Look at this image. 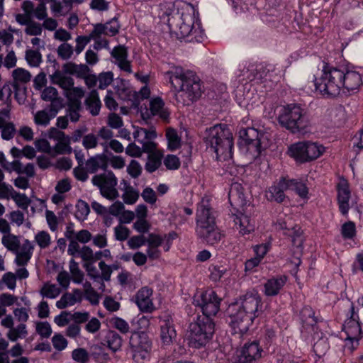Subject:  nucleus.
<instances>
[{
	"instance_id": "obj_25",
	"label": "nucleus",
	"mask_w": 363,
	"mask_h": 363,
	"mask_svg": "<svg viewBox=\"0 0 363 363\" xmlns=\"http://www.w3.org/2000/svg\"><path fill=\"white\" fill-rule=\"evenodd\" d=\"M287 281V277L284 275L268 279L264 284V294L267 296H277Z\"/></svg>"
},
{
	"instance_id": "obj_22",
	"label": "nucleus",
	"mask_w": 363,
	"mask_h": 363,
	"mask_svg": "<svg viewBox=\"0 0 363 363\" xmlns=\"http://www.w3.org/2000/svg\"><path fill=\"white\" fill-rule=\"evenodd\" d=\"M228 199L230 205L233 207L235 211L243 210L247 204L243 193V188L239 183H233L231 184L228 193Z\"/></svg>"
},
{
	"instance_id": "obj_29",
	"label": "nucleus",
	"mask_w": 363,
	"mask_h": 363,
	"mask_svg": "<svg viewBox=\"0 0 363 363\" xmlns=\"http://www.w3.org/2000/svg\"><path fill=\"white\" fill-rule=\"evenodd\" d=\"M12 86L15 89L30 82L32 75L30 72L22 67L14 69L11 73Z\"/></svg>"
},
{
	"instance_id": "obj_26",
	"label": "nucleus",
	"mask_w": 363,
	"mask_h": 363,
	"mask_svg": "<svg viewBox=\"0 0 363 363\" xmlns=\"http://www.w3.org/2000/svg\"><path fill=\"white\" fill-rule=\"evenodd\" d=\"M148 154L147 162L145 165V170L149 173H152L157 170L162 164V160L164 156L162 150L155 147L151 152H146Z\"/></svg>"
},
{
	"instance_id": "obj_35",
	"label": "nucleus",
	"mask_w": 363,
	"mask_h": 363,
	"mask_svg": "<svg viewBox=\"0 0 363 363\" xmlns=\"http://www.w3.org/2000/svg\"><path fill=\"white\" fill-rule=\"evenodd\" d=\"M95 26V32L104 33V35L113 36L116 35L120 28V25L117 19L113 18L105 24L98 23Z\"/></svg>"
},
{
	"instance_id": "obj_20",
	"label": "nucleus",
	"mask_w": 363,
	"mask_h": 363,
	"mask_svg": "<svg viewBox=\"0 0 363 363\" xmlns=\"http://www.w3.org/2000/svg\"><path fill=\"white\" fill-rule=\"evenodd\" d=\"M232 213L235 225L240 234L245 235L254 231L255 225L250 218L245 214V208L235 211Z\"/></svg>"
},
{
	"instance_id": "obj_60",
	"label": "nucleus",
	"mask_w": 363,
	"mask_h": 363,
	"mask_svg": "<svg viewBox=\"0 0 363 363\" xmlns=\"http://www.w3.org/2000/svg\"><path fill=\"white\" fill-rule=\"evenodd\" d=\"M72 152V148L70 146V140L57 143L52 148V156L57 155L70 154Z\"/></svg>"
},
{
	"instance_id": "obj_24",
	"label": "nucleus",
	"mask_w": 363,
	"mask_h": 363,
	"mask_svg": "<svg viewBox=\"0 0 363 363\" xmlns=\"http://www.w3.org/2000/svg\"><path fill=\"white\" fill-rule=\"evenodd\" d=\"M111 56L114 58V62L118 67L128 73H131L130 62L128 60V51L123 45L115 47L111 52Z\"/></svg>"
},
{
	"instance_id": "obj_8",
	"label": "nucleus",
	"mask_w": 363,
	"mask_h": 363,
	"mask_svg": "<svg viewBox=\"0 0 363 363\" xmlns=\"http://www.w3.org/2000/svg\"><path fill=\"white\" fill-rule=\"evenodd\" d=\"M350 316L345 321L343 331L346 335L345 346L354 350L359 345L362 337L361 320L359 314L363 313L362 308H355L353 305L350 310Z\"/></svg>"
},
{
	"instance_id": "obj_2",
	"label": "nucleus",
	"mask_w": 363,
	"mask_h": 363,
	"mask_svg": "<svg viewBox=\"0 0 363 363\" xmlns=\"http://www.w3.org/2000/svg\"><path fill=\"white\" fill-rule=\"evenodd\" d=\"M166 74L174 90L175 99L178 103L189 105L201 97V79L194 72L176 67Z\"/></svg>"
},
{
	"instance_id": "obj_10",
	"label": "nucleus",
	"mask_w": 363,
	"mask_h": 363,
	"mask_svg": "<svg viewBox=\"0 0 363 363\" xmlns=\"http://www.w3.org/2000/svg\"><path fill=\"white\" fill-rule=\"evenodd\" d=\"M91 182L99 189L104 197L109 200H114L118 197L119 194L116 189L118 179L113 172L108 171L94 175Z\"/></svg>"
},
{
	"instance_id": "obj_4",
	"label": "nucleus",
	"mask_w": 363,
	"mask_h": 363,
	"mask_svg": "<svg viewBox=\"0 0 363 363\" xmlns=\"http://www.w3.org/2000/svg\"><path fill=\"white\" fill-rule=\"evenodd\" d=\"M205 142L218 157L231 153L233 147V135L226 125H215L206 130Z\"/></svg>"
},
{
	"instance_id": "obj_62",
	"label": "nucleus",
	"mask_w": 363,
	"mask_h": 363,
	"mask_svg": "<svg viewBox=\"0 0 363 363\" xmlns=\"http://www.w3.org/2000/svg\"><path fill=\"white\" fill-rule=\"evenodd\" d=\"M57 52L62 60H67L72 57L74 53V48L72 45L64 43L58 46Z\"/></svg>"
},
{
	"instance_id": "obj_16",
	"label": "nucleus",
	"mask_w": 363,
	"mask_h": 363,
	"mask_svg": "<svg viewBox=\"0 0 363 363\" xmlns=\"http://www.w3.org/2000/svg\"><path fill=\"white\" fill-rule=\"evenodd\" d=\"M343 95L357 91L363 84V74L354 69H342Z\"/></svg>"
},
{
	"instance_id": "obj_41",
	"label": "nucleus",
	"mask_w": 363,
	"mask_h": 363,
	"mask_svg": "<svg viewBox=\"0 0 363 363\" xmlns=\"http://www.w3.org/2000/svg\"><path fill=\"white\" fill-rule=\"evenodd\" d=\"M270 68H272V66H269V67H264V66L259 65L255 67L254 65H252L250 68L247 69V71L243 74V76L249 81H252L255 79H261L267 77L265 69H267V72H269Z\"/></svg>"
},
{
	"instance_id": "obj_64",
	"label": "nucleus",
	"mask_w": 363,
	"mask_h": 363,
	"mask_svg": "<svg viewBox=\"0 0 363 363\" xmlns=\"http://www.w3.org/2000/svg\"><path fill=\"white\" fill-rule=\"evenodd\" d=\"M89 354L84 348H77L72 352V358L78 363H87Z\"/></svg>"
},
{
	"instance_id": "obj_11",
	"label": "nucleus",
	"mask_w": 363,
	"mask_h": 363,
	"mask_svg": "<svg viewBox=\"0 0 363 363\" xmlns=\"http://www.w3.org/2000/svg\"><path fill=\"white\" fill-rule=\"evenodd\" d=\"M193 303L201 308L204 318L214 316L220 309V298L213 290L198 293L194 297Z\"/></svg>"
},
{
	"instance_id": "obj_43",
	"label": "nucleus",
	"mask_w": 363,
	"mask_h": 363,
	"mask_svg": "<svg viewBox=\"0 0 363 363\" xmlns=\"http://www.w3.org/2000/svg\"><path fill=\"white\" fill-rule=\"evenodd\" d=\"M41 98L43 101L51 102L52 107L61 104V100L58 96V91L52 86H48L45 88L42 91Z\"/></svg>"
},
{
	"instance_id": "obj_48",
	"label": "nucleus",
	"mask_w": 363,
	"mask_h": 363,
	"mask_svg": "<svg viewBox=\"0 0 363 363\" xmlns=\"http://www.w3.org/2000/svg\"><path fill=\"white\" fill-rule=\"evenodd\" d=\"M287 186H289V189L295 191L300 197L308 198V189L303 182L295 179H287Z\"/></svg>"
},
{
	"instance_id": "obj_9",
	"label": "nucleus",
	"mask_w": 363,
	"mask_h": 363,
	"mask_svg": "<svg viewBox=\"0 0 363 363\" xmlns=\"http://www.w3.org/2000/svg\"><path fill=\"white\" fill-rule=\"evenodd\" d=\"M129 345L133 353V359L137 363H143L150 357L152 342L144 332H134L131 334Z\"/></svg>"
},
{
	"instance_id": "obj_47",
	"label": "nucleus",
	"mask_w": 363,
	"mask_h": 363,
	"mask_svg": "<svg viewBox=\"0 0 363 363\" xmlns=\"http://www.w3.org/2000/svg\"><path fill=\"white\" fill-rule=\"evenodd\" d=\"M166 138L167 140V147L169 150L174 151L180 147L181 138L176 130L168 128L166 131Z\"/></svg>"
},
{
	"instance_id": "obj_36",
	"label": "nucleus",
	"mask_w": 363,
	"mask_h": 363,
	"mask_svg": "<svg viewBox=\"0 0 363 363\" xmlns=\"http://www.w3.org/2000/svg\"><path fill=\"white\" fill-rule=\"evenodd\" d=\"M50 80L52 84L58 85L66 91L69 90L74 85L73 79L60 71H55L51 74Z\"/></svg>"
},
{
	"instance_id": "obj_63",
	"label": "nucleus",
	"mask_w": 363,
	"mask_h": 363,
	"mask_svg": "<svg viewBox=\"0 0 363 363\" xmlns=\"http://www.w3.org/2000/svg\"><path fill=\"white\" fill-rule=\"evenodd\" d=\"M11 102L10 100L7 99L4 104V107L0 110V128H2L5 124L11 123Z\"/></svg>"
},
{
	"instance_id": "obj_21",
	"label": "nucleus",
	"mask_w": 363,
	"mask_h": 363,
	"mask_svg": "<svg viewBox=\"0 0 363 363\" xmlns=\"http://www.w3.org/2000/svg\"><path fill=\"white\" fill-rule=\"evenodd\" d=\"M286 190H289L287 179L283 178L269 187L265 191L264 196L269 201L281 203L285 199L284 191Z\"/></svg>"
},
{
	"instance_id": "obj_18",
	"label": "nucleus",
	"mask_w": 363,
	"mask_h": 363,
	"mask_svg": "<svg viewBox=\"0 0 363 363\" xmlns=\"http://www.w3.org/2000/svg\"><path fill=\"white\" fill-rule=\"evenodd\" d=\"M34 251V245L28 239H24L16 250L13 252L15 255L14 263L19 267L26 265L30 260Z\"/></svg>"
},
{
	"instance_id": "obj_45",
	"label": "nucleus",
	"mask_w": 363,
	"mask_h": 363,
	"mask_svg": "<svg viewBox=\"0 0 363 363\" xmlns=\"http://www.w3.org/2000/svg\"><path fill=\"white\" fill-rule=\"evenodd\" d=\"M20 238L18 235L12 234L11 233L2 235L1 244L8 250L13 253L16 250L17 247H19Z\"/></svg>"
},
{
	"instance_id": "obj_49",
	"label": "nucleus",
	"mask_w": 363,
	"mask_h": 363,
	"mask_svg": "<svg viewBox=\"0 0 363 363\" xmlns=\"http://www.w3.org/2000/svg\"><path fill=\"white\" fill-rule=\"evenodd\" d=\"M25 59L29 66L38 67L43 62L42 55L38 50L28 49L26 50Z\"/></svg>"
},
{
	"instance_id": "obj_54",
	"label": "nucleus",
	"mask_w": 363,
	"mask_h": 363,
	"mask_svg": "<svg viewBox=\"0 0 363 363\" xmlns=\"http://www.w3.org/2000/svg\"><path fill=\"white\" fill-rule=\"evenodd\" d=\"M109 323L112 328L118 330L121 334L125 335L130 330L128 323L122 318L113 316L110 318Z\"/></svg>"
},
{
	"instance_id": "obj_51",
	"label": "nucleus",
	"mask_w": 363,
	"mask_h": 363,
	"mask_svg": "<svg viewBox=\"0 0 363 363\" xmlns=\"http://www.w3.org/2000/svg\"><path fill=\"white\" fill-rule=\"evenodd\" d=\"M122 337L114 331H110L106 336V343L109 349L113 352L119 350L122 346Z\"/></svg>"
},
{
	"instance_id": "obj_14",
	"label": "nucleus",
	"mask_w": 363,
	"mask_h": 363,
	"mask_svg": "<svg viewBox=\"0 0 363 363\" xmlns=\"http://www.w3.org/2000/svg\"><path fill=\"white\" fill-rule=\"evenodd\" d=\"M262 352L257 342L246 343L238 352L234 363H255L262 357Z\"/></svg>"
},
{
	"instance_id": "obj_19",
	"label": "nucleus",
	"mask_w": 363,
	"mask_h": 363,
	"mask_svg": "<svg viewBox=\"0 0 363 363\" xmlns=\"http://www.w3.org/2000/svg\"><path fill=\"white\" fill-rule=\"evenodd\" d=\"M337 203L339 210L343 216H347L350 210L349 201L351 193L349 188V184L344 179H340L337 185Z\"/></svg>"
},
{
	"instance_id": "obj_1",
	"label": "nucleus",
	"mask_w": 363,
	"mask_h": 363,
	"mask_svg": "<svg viewBox=\"0 0 363 363\" xmlns=\"http://www.w3.org/2000/svg\"><path fill=\"white\" fill-rule=\"evenodd\" d=\"M261 307L262 298L256 291L247 292L229 306L228 313L233 333L240 335L245 334L259 315Z\"/></svg>"
},
{
	"instance_id": "obj_56",
	"label": "nucleus",
	"mask_w": 363,
	"mask_h": 363,
	"mask_svg": "<svg viewBox=\"0 0 363 363\" xmlns=\"http://www.w3.org/2000/svg\"><path fill=\"white\" fill-rule=\"evenodd\" d=\"M19 30L11 26L7 29L0 30V42L6 46H10L14 40L13 33H18Z\"/></svg>"
},
{
	"instance_id": "obj_23",
	"label": "nucleus",
	"mask_w": 363,
	"mask_h": 363,
	"mask_svg": "<svg viewBox=\"0 0 363 363\" xmlns=\"http://www.w3.org/2000/svg\"><path fill=\"white\" fill-rule=\"evenodd\" d=\"M300 316L303 331L313 336L318 329L317 320L314 315L313 310L309 306H305L302 308Z\"/></svg>"
},
{
	"instance_id": "obj_53",
	"label": "nucleus",
	"mask_w": 363,
	"mask_h": 363,
	"mask_svg": "<svg viewBox=\"0 0 363 363\" xmlns=\"http://www.w3.org/2000/svg\"><path fill=\"white\" fill-rule=\"evenodd\" d=\"M34 241L40 249H46L52 243V238L48 232L38 231L34 236Z\"/></svg>"
},
{
	"instance_id": "obj_38",
	"label": "nucleus",
	"mask_w": 363,
	"mask_h": 363,
	"mask_svg": "<svg viewBox=\"0 0 363 363\" xmlns=\"http://www.w3.org/2000/svg\"><path fill=\"white\" fill-rule=\"evenodd\" d=\"M85 103L91 115H99L101 107V103L99 99V93L96 90H92L89 93Z\"/></svg>"
},
{
	"instance_id": "obj_34",
	"label": "nucleus",
	"mask_w": 363,
	"mask_h": 363,
	"mask_svg": "<svg viewBox=\"0 0 363 363\" xmlns=\"http://www.w3.org/2000/svg\"><path fill=\"white\" fill-rule=\"evenodd\" d=\"M150 110L152 116H157L164 121L169 116V112L164 107V103L160 98H155L150 101Z\"/></svg>"
},
{
	"instance_id": "obj_57",
	"label": "nucleus",
	"mask_w": 363,
	"mask_h": 363,
	"mask_svg": "<svg viewBox=\"0 0 363 363\" xmlns=\"http://www.w3.org/2000/svg\"><path fill=\"white\" fill-rule=\"evenodd\" d=\"M99 268L101 271V286H99V290L101 291H104L105 284L104 283V281H109L111 279V277L112 272L111 271V268L108 264H106L104 261H100L99 262Z\"/></svg>"
},
{
	"instance_id": "obj_42",
	"label": "nucleus",
	"mask_w": 363,
	"mask_h": 363,
	"mask_svg": "<svg viewBox=\"0 0 363 363\" xmlns=\"http://www.w3.org/2000/svg\"><path fill=\"white\" fill-rule=\"evenodd\" d=\"M51 114H49L46 111L41 110L37 111L34 114L33 121L36 125L46 127L50 124V122L52 118H53L56 113L57 111L50 108Z\"/></svg>"
},
{
	"instance_id": "obj_6",
	"label": "nucleus",
	"mask_w": 363,
	"mask_h": 363,
	"mask_svg": "<svg viewBox=\"0 0 363 363\" xmlns=\"http://www.w3.org/2000/svg\"><path fill=\"white\" fill-rule=\"evenodd\" d=\"M156 137L157 133L153 128L146 129L134 127L133 138L142 145V147L138 146L134 143H130L125 150L126 155L133 157H140L143 152H151L157 146V143L152 141Z\"/></svg>"
},
{
	"instance_id": "obj_3",
	"label": "nucleus",
	"mask_w": 363,
	"mask_h": 363,
	"mask_svg": "<svg viewBox=\"0 0 363 363\" xmlns=\"http://www.w3.org/2000/svg\"><path fill=\"white\" fill-rule=\"evenodd\" d=\"M342 69L323 62L322 75L315 78V90L323 96L336 97L343 95Z\"/></svg>"
},
{
	"instance_id": "obj_5",
	"label": "nucleus",
	"mask_w": 363,
	"mask_h": 363,
	"mask_svg": "<svg viewBox=\"0 0 363 363\" xmlns=\"http://www.w3.org/2000/svg\"><path fill=\"white\" fill-rule=\"evenodd\" d=\"M278 121L282 127L292 133H299L309 125L305 111L295 104L281 107L279 113Z\"/></svg>"
},
{
	"instance_id": "obj_32",
	"label": "nucleus",
	"mask_w": 363,
	"mask_h": 363,
	"mask_svg": "<svg viewBox=\"0 0 363 363\" xmlns=\"http://www.w3.org/2000/svg\"><path fill=\"white\" fill-rule=\"evenodd\" d=\"M306 141H301L291 145L288 147V155L299 162H307L306 155Z\"/></svg>"
},
{
	"instance_id": "obj_31",
	"label": "nucleus",
	"mask_w": 363,
	"mask_h": 363,
	"mask_svg": "<svg viewBox=\"0 0 363 363\" xmlns=\"http://www.w3.org/2000/svg\"><path fill=\"white\" fill-rule=\"evenodd\" d=\"M198 236L202 238L205 242L209 245H215L218 243L222 238V235L216 225L211 226L209 228L203 229L196 232Z\"/></svg>"
},
{
	"instance_id": "obj_15",
	"label": "nucleus",
	"mask_w": 363,
	"mask_h": 363,
	"mask_svg": "<svg viewBox=\"0 0 363 363\" xmlns=\"http://www.w3.org/2000/svg\"><path fill=\"white\" fill-rule=\"evenodd\" d=\"M1 325L8 329L6 336L11 342L23 339L28 335L27 325L26 323H19L16 326H14V319L11 315H6L2 318Z\"/></svg>"
},
{
	"instance_id": "obj_33",
	"label": "nucleus",
	"mask_w": 363,
	"mask_h": 363,
	"mask_svg": "<svg viewBox=\"0 0 363 363\" xmlns=\"http://www.w3.org/2000/svg\"><path fill=\"white\" fill-rule=\"evenodd\" d=\"M240 150L250 160L257 158L261 153L260 141L240 143Z\"/></svg>"
},
{
	"instance_id": "obj_30",
	"label": "nucleus",
	"mask_w": 363,
	"mask_h": 363,
	"mask_svg": "<svg viewBox=\"0 0 363 363\" xmlns=\"http://www.w3.org/2000/svg\"><path fill=\"white\" fill-rule=\"evenodd\" d=\"M175 13L174 4L172 1H164L158 6V17L163 23L172 26V17Z\"/></svg>"
},
{
	"instance_id": "obj_46",
	"label": "nucleus",
	"mask_w": 363,
	"mask_h": 363,
	"mask_svg": "<svg viewBox=\"0 0 363 363\" xmlns=\"http://www.w3.org/2000/svg\"><path fill=\"white\" fill-rule=\"evenodd\" d=\"M104 35V33H98L95 32V26H94L93 30L89 33V36L90 38V41L92 40L94 41L93 45V48L96 50H100L103 48L108 49V41L105 38H103Z\"/></svg>"
},
{
	"instance_id": "obj_12",
	"label": "nucleus",
	"mask_w": 363,
	"mask_h": 363,
	"mask_svg": "<svg viewBox=\"0 0 363 363\" xmlns=\"http://www.w3.org/2000/svg\"><path fill=\"white\" fill-rule=\"evenodd\" d=\"M177 34L181 38L191 36V40H199L202 38L203 32L201 28L200 23L198 21H195V18L192 14L188 13H182Z\"/></svg>"
},
{
	"instance_id": "obj_50",
	"label": "nucleus",
	"mask_w": 363,
	"mask_h": 363,
	"mask_svg": "<svg viewBox=\"0 0 363 363\" xmlns=\"http://www.w3.org/2000/svg\"><path fill=\"white\" fill-rule=\"evenodd\" d=\"M240 143L260 141L259 133L254 128L240 130Z\"/></svg>"
},
{
	"instance_id": "obj_37",
	"label": "nucleus",
	"mask_w": 363,
	"mask_h": 363,
	"mask_svg": "<svg viewBox=\"0 0 363 363\" xmlns=\"http://www.w3.org/2000/svg\"><path fill=\"white\" fill-rule=\"evenodd\" d=\"M121 184L123 185L122 198L124 203L126 204L135 203L139 198L138 191L130 186V184L125 180H123Z\"/></svg>"
},
{
	"instance_id": "obj_61",
	"label": "nucleus",
	"mask_w": 363,
	"mask_h": 363,
	"mask_svg": "<svg viewBox=\"0 0 363 363\" xmlns=\"http://www.w3.org/2000/svg\"><path fill=\"white\" fill-rule=\"evenodd\" d=\"M286 235H288L291 238L292 242L294 245H296L297 246L301 245L302 244V230L301 228L298 225L291 226L289 229H288L287 232L284 233Z\"/></svg>"
},
{
	"instance_id": "obj_44",
	"label": "nucleus",
	"mask_w": 363,
	"mask_h": 363,
	"mask_svg": "<svg viewBox=\"0 0 363 363\" xmlns=\"http://www.w3.org/2000/svg\"><path fill=\"white\" fill-rule=\"evenodd\" d=\"M43 298L54 299L61 294V289L55 284L47 282L39 291Z\"/></svg>"
},
{
	"instance_id": "obj_28",
	"label": "nucleus",
	"mask_w": 363,
	"mask_h": 363,
	"mask_svg": "<svg viewBox=\"0 0 363 363\" xmlns=\"http://www.w3.org/2000/svg\"><path fill=\"white\" fill-rule=\"evenodd\" d=\"M177 333L172 321L167 319L163 321L160 327V339L164 345H170L175 340Z\"/></svg>"
},
{
	"instance_id": "obj_59",
	"label": "nucleus",
	"mask_w": 363,
	"mask_h": 363,
	"mask_svg": "<svg viewBox=\"0 0 363 363\" xmlns=\"http://www.w3.org/2000/svg\"><path fill=\"white\" fill-rule=\"evenodd\" d=\"M90 212L88 203L82 200L78 201L76 205L75 216L79 220H84Z\"/></svg>"
},
{
	"instance_id": "obj_58",
	"label": "nucleus",
	"mask_w": 363,
	"mask_h": 363,
	"mask_svg": "<svg viewBox=\"0 0 363 363\" xmlns=\"http://www.w3.org/2000/svg\"><path fill=\"white\" fill-rule=\"evenodd\" d=\"M12 199L16 206L23 211H26L31 203V200L25 194L16 191Z\"/></svg>"
},
{
	"instance_id": "obj_17",
	"label": "nucleus",
	"mask_w": 363,
	"mask_h": 363,
	"mask_svg": "<svg viewBox=\"0 0 363 363\" xmlns=\"http://www.w3.org/2000/svg\"><path fill=\"white\" fill-rule=\"evenodd\" d=\"M153 290L147 286L142 287L135 294V303L143 313H152L156 310L153 303Z\"/></svg>"
},
{
	"instance_id": "obj_52",
	"label": "nucleus",
	"mask_w": 363,
	"mask_h": 363,
	"mask_svg": "<svg viewBox=\"0 0 363 363\" xmlns=\"http://www.w3.org/2000/svg\"><path fill=\"white\" fill-rule=\"evenodd\" d=\"M340 234L345 240H353L357 235L355 223L350 220L344 223L340 228Z\"/></svg>"
},
{
	"instance_id": "obj_40",
	"label": "nucleus",
	"mask_w": 363,
	"mask_h": 363,
	"mask_svg": "<svg viewBox=\"0 0 363 363\" xmlns=\"http://www.w3.org/2000/svg\"><path fill=\"white\" fill-rule=\"evenodd\" d=\"M307 162L318 158L325 152V147L316 143L306 141Z\"/></svg>"
},
{
	"instance_id": "obj_13",
	"label": "nucleus",
	"mask_w": 363,
	"mask_h": 363,
	"mask_svg": "<svg viewBox=\"0 0 363 363\" xmlns=\"http://www.w3.org/2000/svg\"><path fill=\"white\" fill-rule=\"evenodd\" d=\"M216 225L215 217L208 200L202 199L196 211V229L201 231Z\"/></svg>"
},
{
	"instance_id": "obj_27",
	"label": "nucleus",
	"mask_w": 363,
	"mask_h": 363,
	"mask_svg": "<svg viewBox=\"0 0 363 363\" xmlns=\"http://www.w3.org/2000/svg\"><path fill=\"white\" fill-rule=\"evenodd\" d=\"M82 301V292L79 289H74L71 293L64 294L55 306L59 309H64L74 306Z\"/></svg>"
},
{
	"instance_id": "obj_55",
	"label": "nucleus",
	"mask_w": 363,
	"mask_h": 363,
	"mask_svg": "<svg viewBox=\"0 0 363 363\" xmlns=\"http://www.w3.org/2000/svg\"><path fill=\"white\" fill-rule=\"evenodd\" d=\"M210 279L213 281H219L223 277L227 275L228 268L223 265H211L209 267Z\"/></svg>"
},
{
	"instance_id": "obj_7",
	"label": "nucleus",
	"mask_w": 363,
	"mask_h": 363,
	"mask_svg": "<svg viewBox=\"0 0 363 363\" xmlns=\"http://www.w3.org/2000/svg\"><path fill=\"white\" fill-rule=\"evenodd\" d=\"M214 323L208 318H199L189 325V345L195 348L204 346L214 333Z\"/></svg>"
},
{
	"instance_id": "obj_39",
	"label": "nucleus",
	"mask_w": 363,
	"mask_h": 363,
	"mask_svg": "<svg viewBox=\"0 0 363 363\" xmlns=\"http://www.w3.org/2000/svg\"><path fill=\"white\" fill-rule=\"evenodd\" d=\"M86 170L90 173H94L99 169H105L106 163L105 156L104 155H96L86 162Z\"/></svg>"
}]
</instances>
